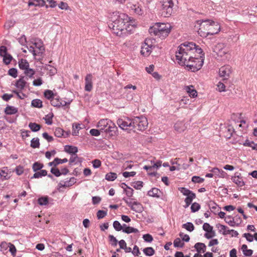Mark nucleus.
Instances as JSON below:
<instances>
[{"mask_svg": "<svg viewBox=\"0 0 257 257\" xmlns=\"http://www.w3.org/2000/svg\"><path fill=\"white\" fill-rule=\"evenodd\" d=\"M50 172L52 174L57 177H58L61 175L60 170L56 167L51 168Z\"/></svg>", "mask_w": 257, "mask_h": 257, "instance_id": "48", "label": "nucleus"}, {"mask_svg": "<svg viewBox=\"0 0 257 257\" xmlns=\"http://www.w3.org/2000/svg\"><path fill=\"white\" fill-rule=\"evenodd\" d=\"M8 171L7 167H3L0 170V177L2 181L8 180L10 178L8 176Z\"/></svg>", "mask_w": 257, "mask_h": 257, "instance_id": "25", "label": "nucleus"}, {"mask_svg": "<svg viewBox=\"0 0 257 257\" xmlns=\"http://www.w3.org/2000/svg\"><path fill=\"white\" fill-rule=\"evenodd\" d=\"M111 120L108 119H101L97 123L96 126L98 127L101 132L105 129V128L110 125V123H111Z\"/></svg>", "mask_w": 257, "mask_h": 257, "instance_id": "18", "label": "nucleus"}, {"mask_svg": "<svg viewBox=\"0 0 257 257\" xmlns=\"http://www.w3.org/2000/svg\"><path fill=\"white\" fill-rule=\"evenodd\" d=\"M159 192L160 190L158 188H153L152 189H151L148 192V195L153 197L159 198Z\"/></svg>", "mask_w": 257, "mask_h": 257, "instance_id": "30", "label": "nucleus"}, {"mask_svg": "<svg viewBox=\"0 0 257 257\" xmlns=\"http://www.w3.org/2000/svg\"><path fill=\"white\" fill-rule=\"evenodd\" d=\"M144 253L147 256H151L153 255L155 253V250L152 247H147L143 249Z\"/></svg>", "mask_w": 257, "mask_h": 257, "instance_id": "39", "label": "nucleus"}, {"mask_svg": "<svg viewBox=\"0 0 257 257\" xmlns=\"http://www.w3.org/2000/svg\"><path fill=\"white\" fill-rule=\"evenodd\" d=\"M76 178L71 177L69 180L60 181L59 183V186L61 187L64 188L70 187L76 183Z\"/></svg>", "mask_w": 257, "mask_h": 257, "instance_id": "20", "label": "nucleus"}, {"mask_svg": "<svg viewBox=\"0 0 257 257\" xmlns=\"http://www.w3.org/2000/svg\"><path fill=\"white\" fill-rule=\"evenodd\" d=\"M174 3L172 0H163L161 13L164 17H169L173 12Z\"/></svg>", "mask_w": 257, "mask_h": 257, "instance_id": "8", "label": "nucleus"}, {"mask_svg": "<svg viewBox=\"0 0 257 257\" xmlns=\"http://www.w3.org/2000/svg\"><path fill=\"white\" fill-rule=\"evenodd\" d=\"M131 9L138 15L141 16L144 14L143 10L138 5H133L131 7Z\"/></svg>", "mask_w": 257, "mask_h": 257, "instance_id": "33", "label": "nucleus"}, {"mask_svg": "<svg viewBox=\"0 0 257 257\" xmlns=\"http://www.w3.org/2000/svg\"><path fill=\"white\" fill-rule=\"evenodd\" d=\"M224 221L230 226L234 227L236 225L235 219L230 215L226 216L224 218Z\"/></svg>", "mask_w": 257, "mask_h": 257, "instance_id": "34", "label": "nucleus"}, {"mask_svg": "<svg viewBox=\"0 0 257 257\" xmlns=\"http://www.w3.org/2000/svg\"><path fill=\"white\" fill-rule=\"evenodd\" d=\"M194 247L195 248L196 251L198 252H204L206 251V246L205 244L201 242L196 243L194 245Z\"/></svg>", "mask_w": 257, "mask_h": 257, "instance_id": "29", "label": "nucleus"}, {"mask_svg": "<svg viewBox=\"0 0 257 257\" xmlns=\"http://www.w3.org/2000/svg\"><path fill=\"white\" fill-rule=\"evenodd\" d=\"M3 62L6 65L9 64L13 59L12 56L9 54H8L6 55L3 56Z\"/></svg>", "mask_w": 257, "mask_h": 257, "instance_id": "49", "label": "nucleus"}, {"mask_svg": "<svg viewBox=\"0 0 257 257\" xmlns=\"http://www.w3.org/2000/svg\"><path fill=\"white\" fill-rule=\"evenodd\" d=\"M208 206L212 212H214L218 207L217 204L213 201H210L208 204Z\"/></svg>", "mask_w": 257, "mask_h": 257, "instance_id": "61", "label": "nucleus"}, {"mask_svg": "<svg viewBox=\"0 0 257 257\" xmlns=\"http://www.w3.org/2000/svg\"><path fill=\"white\" fill-rule=\"evenodd\" d=\"M92 166L94 168H98L101 166V162L99 160L95 159L92 161Z\"/></svg>", "mask_w": 257, "mask_h": 257, "instance_id": "63", "label": "nucleus"}, {"mask_svg": "<svg viewBox=\"0 0 257 257\" xmlns=\"http://www.w3.org/2000/svg\"><path fill=\"white\" fill-rule=\"evenodd\" d=\"M191 180L194 183H201L204 182V179L199 176H194L192 177Z\"/></svg>", "mask_w": 257, "mask_h": 257, "instance_id": "55", "label": "nucleus"}, {"mask_svg": "<svg viewBox=\"0 0 257 257\" xmlns=\"http://www.w3.org/2000/svg\"><path fill=\"white\" fill-rule=\"evenodd\" d=\"M122 185L126 186V188H124L123 186H121V188L123 189V192L128 197L131 198V197L134 194V190L131 187L128 186L125 183H122Z\"/></svg>", "mask_w": 257, "mask_h": 257, "instance_id": "22", "label": "nucleus"}, {"mask_svg": "<svg viewBox=\"0 0 257 257\" xmlns=\"http://www.w3.org/2000/svg\"><path fill=\"white\" fill-rule=\"evenodd\" d=\"M50 102L51 105L53 106L60 107L59 103H60V98L58 95H56V97L51 99Z\"/></svg>", "mask_w": 257, "mask_h": 257, "instance_id": "42", "label": "nucleus"}, {"mask_svg": "<svg viewBox=\"0 0 257 257\" xmlns=\"http://www.w3.org/2000/svg\"><path fill=\"white\" fill-rule=\"evenodd\" d=\"M205 54L202 49L193 42H185L181 44L176 51L177 63L185 66L188 70L196 72L200 70L203 64Z\"/></svg>", "mask_w": 257, "mask_h": 257, "instance_id": "1", "label": "nucleus"}, {"mask_svg": "<svg viewBox=\"0 0 257 257\" xmlns=\"http://www.w3.org/2000/svg\"><path fill=\"white\" fill-rule=\"evenodd\" d=\"M122 232L127 234H130L132 233H139V231L138 229L135 228L133 227L128 226L125 229H123Z\"/></svg>", "mask_w": 257, "mask_h": 257, "instance_id": "44", "label": "nucleus"}, {"mask_svg": "<svg viewBox=\"0 0 257 257\" xmlns=\"http://www.w3.org/2000/svg\"><path fill=\"white\" fill-rule=\"evenodd\" d=\"M56 93H53V92L52 90L49 89H47L45 90L44 92V97L49 100H51L55 97H56Z\"/></svg>", "mask_w": 257, "mask_h": 257, "instance_id": "28", "label": "nucleus"}, {"mask_svg": "<svg viewBox=\"0 0 257 257\" xmlns=\"http://www.w3.org/2000/svg\"><path fill=\"white\" fill-rule=\"evenodd\" d=\"M143 238L147 242H151L153 240V236L149 233L144 234Z\"/></svg>", "mask_w": 257, "mask_h": 257, "instance_id": "59", "label": "nucleus"}, {"mask_svg": "<svg viewBox=\"0 0 257 257\" xmlns=\"http://www.w3.org/2000/svg\"><path fill=\"white\" fill-rule=\"evenodd\" d=\"M18 112L17 108L10 105H7L5 109V112L6 114L12 115L17 113Z\"/></svg>", "mask_w": 257, "mask_h": 257, "instance_id": "23", "label": "nucleus"}, {"mask_svg": "<svg viewBox=\"0 0 257 257\" xmlns=\"http://www.w3.org/2000/svg\"><path fill=\"white\" fill-rule=\"evenodd\" d=\"M133 118H120L117 120V124L121 129L131 131L133 130Z\"/></svg>", "mask_w": 257, "mask_h": 257, "instance_id": "9", "label": "nucleus"}, {"mask_svg": "<svg viewBox=\"0 0 257 257\" xmlns=\"http://www.w3.org/2000/svg\"><path fill=\"white\" fill-rule=\"evenodd\" d=\"M113 227L114 229L117 231H119L122 229L121 225L119 221L116 220L113 222Z\"/></svg>", "mask_w": 257, "mask_h": 257, "instance_id": "58", "label": "nucleus"}, {"mask_svg": "<svg viewBox=\"0 0 257 257\" xmlns=\"http://www.w3.org/2000/svg\"><path fill=\"white\" fill-rule=\"evenodd\" d=\"M81 129L80 124L73 123L72 125V134L74 136L78 135L79 131Z\"/></svg>", "mask_w": 257, "mask_h": 257, "instance_id": "35", "label": "nucleus"}, {"mask_svg": "<svg viewBox=\"0 0 257 257\" xmlns=\"http://www.w3.org/2000/svg\"><path fill=\"white\" fill-rule=\"evenodd\" d=\"M39 139L38 138H33L31 141L30 146L33 148H39L40 147Z\"/></svg>", "mask_w": 257, "mask_h": 257, "instance_id": "38", "label": "nucleus"}, {"mask_svg": "<svg viewBox=\"0 0 257 257\" xmlns=\"http://www.w3.org/2000/svg\"><path fill=\"white\" fill-rule=\"evenodd\" d=\"M242 145L244 146L251 148L253 150L257 151V144L254 143L253 141H249L248 140H246Z\"/></svg>", "mask_w": 257, "mask_h": 257, "instance_id": "32", "label": "nucleus"}, {"mask_svg": "<svg viewBox=\"0 0 257 257\" xmlns=\"http://www.w3.org/2000/svg\"><path fill=\"white\" fill-rule=\"evenodd\" d=\"M174 128L176 131L179 132H181L184 131V125L181 122H177L174 124Z\"/></svg>", "mask_w": 257, "mask_h": 257, "instance_id": "51", "label": "nucleus"}, {"mask_svg": "<svg viewBox=\"0 0 257 257\" xmlns=\"http://www.w3.org/2000/svg\"><path fill=\"white\" fill-rule=\"evenodd\" d=\"M108 240L112 246H116L118 241L113 235L109 234L108 235Z\"/></svg>", "mask_w": 257, "mask_h": 257, "instance_id": "47", "label": "nucleus"}, {"mask_svg": "<svg viewBox=\"0 0 257 257\" xmlns=\"http://www.w3.org/2000/svg\"><path fill=\"white\" fill-rule=\"evenodd\" d=\"M101 131L95 128L91 129L89 131L90 134L94 137H98L100 135Z\"/></svg>", "mask_w": 257, "mask_h": 257, "instance_id": "60", "label": "nucleus"}, {"mask_svg": "<svg viewBox=\"0 0 257 257\" xmlns=\"http://www.w3.org/2000/svg\"><path fill=\"white\" fill-rule=\"evenodd\" d=\"M44 167V165L38 162H35L32 166V169L34 172H37L38 171H41Z\"/></svg>", "mask_w": 257, "mask_h": 257, "instance_id": "40", "label": "nucleus"}, {"mask_svg": "<svg viewBox=\"0 0 257 257\" xmlns=\"http://www.w3.org/2000/svg\"><path fill=\"white\" fill-rule=\"evenodd\" d=\"M92 75L88 74L85 77V87L84 89L86 91L90 92L93 88L92 85Z\"/></svg>", "mask_w": 257, "mask_h": 257, "instance_id": "16", "label": "nucleus"}, {"mask_svg": "<svg viewBox=\"0 0 257 257\" xmlns=\"http://www.w3.org/2000/svg\"><path fill=\"white\" fill-rule=\"evenodd\" d=\"M31 105L35 107L42 108L43 107V102L39 99H35L32 101Z\"/></svg>", "mask_w": 257, "mask_h": 257, "instance_id": "41", "label": "nucleus"}, {"mask_svg": "<svg viewBox=\"0 0 257 257\" xmlns=\"http://www.w3.org/2000/svg\"><path fill=\"white\" fill-rule=\"evenodd\" d=\"M122 200L126 203L129 207H130L131 209L135 211L137 213H141L143 210L144 208L142 204L137 201L135 198H126L125 197H123Z\"/></svg>", "mask_w": 257, "mask_h": 257, "instance_id": "7", "label": "nucleus"}, {"mask_svg": "<svg viewBox=\"0 0 257 257\" xmlns=\"http://www.w3.org/2000/svg\"><path fill=\"white\" fill-rule=\"evenodd\" d=\"M24 76H21L16 82L15 86L21 90L24 89L26 86V81L24 79Z\"/></svg>", "mask_w": 257, "mask_h": 257, "instance_id": "21", "label": "nucleus"}, {"mask_svg": "<svg viewBox=\"0 0 257 257\" xmlns=\"http://www.w3.org/2000/svg\"><path fill=\"white\" fill-rule=\"evenodd\" d=\"M198 25L202 27L203 30L207 31V33L210 35H214L218 33L220 31V26L219 24L211 20H199L196 21L195 27Z\"/></svg>", "mask_w": 257, "mask_h": 257, "instance_id": "4", "label": "nucleus"}, {"mask_svg": "<svg viewBox=\"0 0 257 257\" xmlns=\"http://www.w3.org/2000/svg\"><path fill=\"white\" fill-rule=\"evenodd\" d=\"M53 201L52 198L47 196L41 197L38 199V203L41 206H46L49 204L52 205L53 204Z\"/></svg>", "mask_w": 257, "mask_h": 257, "instance_id": "19", "label": "nucleus"}, {"mask_svg": "<svg viewBox=\"0 0 257 257\" xmlns=\"http://www.w3.org/2000/svg\"><path fill=\"white\" fill-rule=\"evenodd\" d=\"M117 178V174L115 173L110 172L105 175V178L109 181H113Z\"/></svg>", "mask_w": 257, "mask_h": 257, "instance_id": "43", "label": "nucleus"}, {"mask_svg": "<svg viewBox=\"0 0 257 257\" xmlns=\"http://www.w3.org/2000/svg\"><path fill=\"white\" fill-rule=\"evenodd\" d=\"M183 228L186 229L187 230L190 232H192L194 229V226L192 222H188L182 225Z\"/></svg>", "mask_w": 257, "mask_h": 257, "instance_id": "45", "label": "nucleus"}, {"mask_svg": "<svg viewBox=\"0 0 257 257\" xmlns=\"http://www.w3.org/2000/svg\"><path fill=\"white\" fill-rule=\"evenodd\" d=\"M32 43L35 47L38 49L37 51L38 55H42L45 51V48L43 46L42 41L40 39H35Z\"/></svg>", "mask_w": 257, "mask_h": 257, "instance_id": "17", "label": "nucleus"}, {"mask_svg": "<svg viewBox=\"0 0 257 257\" xmlns=\"http://www.w3.org/2000/svg\"><path fill=\"white\" fill-rule=\"evenodd\" d=\"M18 71L16 68H12L9 70L8 74L10 76L13 77L14 78H16L18 76Z\"/></svg>", "mask_w": 257, "mask_h": 257, "instance_id": "57", "label": "nucleus"}, {"mask_svg": "<svg viewBox=\"0 0 257 257\" xmlns=\"http://www.w3.org/2000/svg\"><path fill=\"white\" fill-rule=\"evenodd\" d=\"M24 72L25 74L29 78H33V76L35 74V71L32 68H30L29 67L24 70Z\"/></svg>", "mask_w": 257, "mask_h": 257, "instance_id": "46", "label": "nucleus"}, {"mask_svg": "<svg viewBox=\"0 0 257 257\" xmlns=\"http://www.w3.org/2000/svg\"><path fill=\"white\" fill-rule=\"evenodd\" d=\"M148 122L147 118L143 116H136L133 118V131H144L148 127Z\"/></svg>", "mask_w": 257, "mask_h": 257, "instance_id": "5", "label": "nucleus"}, {"mask_svg": "<svg viewBox=\"0 0 257 257\" xmlns=\"http://www.w3.org/2000/svg\"><path fill=\"white\" fill-rule=\"evenodd\" d=\"M216 227L219 229V231L221 232L222 231V233L225 235L228 234V227L224 225L221 224H217L216 225Z\"/></svg>", "mask_w": 257, "mask_h": 257, "instance_id": "37", "label": "nucleus"}, {"mask_svg": "<svg viewBox=\"0 0 257 257\" xmlns=\"http://www.w3.org/2000/svg\"><path fill=\"white\" fill-rule=\"evenodd\" d=\"M107 214V212L105 211L99 210L97 213V217L98 219L104 218Z\"/></svg>", "mask_w": 257, "mask_h": 257, "instance_id": "62", "label": "nucleus"}, {"mask_svg": "<svg viewBox=\"0 0 257 257\" xmlns=\"http://www.w3.org/2000/svg\"><path fill=\"white\" fill-rule=\"evenodd\" d=\"M132 22H131L130 18L129 17V22L125 25V28L123 30L122 37H124L128 35L134 33L136 26L134 24H132Z\"/></svg>", "mask_w": 257, "mask_h": 257, "instance_id": "12", "label": "nucleus"}, {"mask_svg": "<svg viewBox=\"0 0 257 257\" xmlns=\"http://www.w3.org/2000/svg\"><path fill=\"white\" fill-rule=\"evenodd\" d=\"M54 134L58 138L62 137L64 135V130L60 127H57L54 131Z\"/></svg>", "mask_w": 257, "mask_h": 257, "instance_id": "50", "label": "nucleus"}, {"mask_svg": "<svg viewBox=\"0 0 257 257\" xmlns=\"http://www.w3.org/2000/svg\"><path fill=\"white\" fill-rule=\"evenodd\" d=\"M19 67L21 70H24L29 67V63L26 59H21L18 62Z\"/></svg>", "mask_w": 257, "mask_h": 257, "instance_id": "26", "label": "nucleus"}, {"mask_svg": "<svg viewBox=\"0 0 257 257\" xmlns=\"http://www.w3.org/2000/svg\"><path fill=\"white\" fill-rule=\"evenodd\" d=\"M171 30V26L170 24L157 23L149 28V32L151 35L164 39L170 34Z\"/></svg>", "mask_w": 257, "mask_h": 257, "instance_id": "3", "label": "nucleus"}, {"mask_svg": "<svg viewBox=\"0 0 257 257\" xmlns=\"http://www.w3.org/2000/svg\"><path fill=\"white\" fill-rule=\"evenodd\" d=\"M187 92L189 94L190 96L192 98H195L197 96V91L194 89V87L192 85L187 86L186 88Z\"/></svg>", "mask_w": 257, "mask_h": 257, "instance_id": "31", "label": "nucleus"}, {"mask_svg": "<svg viewBox=\"0 0 257 257\" xmlns=\"http://www.w3.org/2000/svg\"><path fill=\"white\" fill-rule=\"evenodd\" d=\"M232 181L235 183L238 187H242L245 185L243 177L239 172L235 173L234 176L231 177Z\"/></svg>", "mask_w": 257, "mask_h": 257, "instance_id": "11", "label": "nucleus"}, {"mask_svg": "<svg viewBox=\"0 0 257 257\" xmlns=\"http://www.w3.org/2000/svg\"><path fill=\"white\" fill-rule=\"evenodd\" d=\"M35 174L31 177V179L40 178L47 175V171L46 170H41L39 172H35Z\"/></svg>", "mask_w": 257, "mask_h": 257, "instance_id": "27", "label": "nucleus"}, {"mask_svg": "<svg viewBox=\"0 0 257 257\" xmlns=\"http://www.w3.org/2000/svg\"><path fill=\"white\" fill-rule=\"evenodd\" d=\"M173 244H174V247H182L184 245V243L181 241V239L179 238H176L174 240Z\"/></svg>", "mask_w": 257, "mask_h": 257, "instance_id": "56", "label": "nucleus"}, {"mask_svg": "<svg viewBox=\"0 0 257 257\" xmlns=\"http://www.w3.org/2000/svg\"><path fill=\"white\" fill-rule=\"evenodd\" d=\"M200 209V205L199 203L194 202L192 204L191 206V212H196Z\"/></svg>", "mask_w": 257, "mask_h": 257, "instance_id": "54", "label": "nucleus"}, {"mask_svg": "<svg viewBox=\"0 0 257 257\" xmlns=\"http://www.w3.org/2000/svg\"><path fill=\"white\" fill-rule=\"evenodd\" d=\"M29 127L32 132H37L40 130L41 126L35 122H30L29 124Z\"/></svg>", "mask_w": 257, "mask_h": 257, "instance_id": "36", "label": "nucleus"}, {"mask_svg": "<svg viewBox=\"0 0 257 257\" xmlns=\"http://www.w3.org/2000/svg\"><path fill=\"white\" fill-rule=\"evenodd\" d=\"M203 229L206 232L204 234V236L210 239L215 235V232L213 230V227L208 223H204L202 226Z\"/></svg>", "mask_w": 257, "mask_h": 257, "instance_id": "13", "label": "nucleus"}, {"mask_svg": "<svg viewBox=\"0 0 257 257\" xmlns=\"http://www.w3.org/2000/svg\"><path fill=\"white\" fill-rule=\"evenodd\" d=\"M103 132L109 134L110 136H116L117 134V127L115 124L111 121V123H110V125H108Z\"/></svg>", "mask_w": 257, "mask_h": 257, "instance_id": "15", "label": "nucleus"}, {"mask_svg": "<svg viewBox=\"0 0 257 257\" xmlns=\"http://www.w3.org/2000/svg\"><path fill=\"white\" fill-rule=\"evenodd\" d=\"M143 182L141 181L135 182L133 183L132 186L136 189H141L143 186Z\"/></svg>", "mask_w": 257, "mask_h": 257, "instance_id": "53", "label": "nucleus"}, {"mask_svg": "<svg viewBox=\"0 0 257 257\" xmlns=\"http://www.w3.org/2000/svg\"><path fill=\"white\" fill-rule=\"evenodd\" d=\"M53 117V113H49L45 116L44 118L46 123L48 125H51L52 123V117Z\"/></svg>", "mask_w": 257, "mask_h": 257, "instance_id": "52", "label": "nucleus"}, {"mask_svg": "<svg viewBox=\"0 0 257 257\" xmlns=\"http://www.w3.org/2000/svg\"><path fill=\"white\" fill-rule=\"evenodd\" d=\"M64 150L66 152L71 155H75L78 152V148L73 146L66 145Z\"/></svg>", "mask_w": 257, "mask_h": 257, "instance_id": "24", "label": "nucleus"}, {"mask_svg": "<svg viewBox=\"0 0 257 257\" xmlns=\"http://www.w3.org/2000/svg\"><path fill=\"white\" fill-rule=\"evenodd\" d=\"M231 73V67L229 65L222 66L219 70V74L220 77L224 79H227Z\"/></svg>", "mask_w": 257, "mask_h": 257, "instance_id": "14", "label": "nucleus"}, {"mask_svg": "<svg viewBox=\"0 0 257 257\" xmlns=\"http://www.w3.org/2000/svg\"><path fill=\"white\" fill-rule=\"evenodd\" d=\"M179 190L183 195L186 196L184 200L185 202L188 203L190 202L192 203L193 200L196 198L195 193L186 188L180 187L179 188Z\"/></svg>", "mask_w": 257, "mask_h": 257, "instance_id": "10", "label": "nucleus"}, {"mask_svg": "<svg viewBox=\"0 0 257 257\" xmlns=\"http://www.w3.org/2000/svg\"><path fill=\"white\" fill-rule=\"evenodd\" d=\"M9 251L11 253V254L13 255H14V256L15 255L16 251H17V249H16L15 246L13 244H12L11 243H9Z\"/></svg>", "mask_w": 257, "mask_h": 257, "instance_id": "64", "label": "nucleus"}, {"mask_svg": "<svg viewBox=\"0 0 257 257\" xmlns=\"http://www.w3.org/2000/svg\"><path fill=\"white\" fill-rule=\"evenodd\" d=\"M110 19L108 26L112 33L117 36L121 37L125 25L129 22L128 16L124 13L114 12L111 14Z\"/></svg>", "mask_w": 257, "mask_h": 257, "instance_id": "2", "label": "nucleus"}, {"mask_svg": "<svg viewBox=\"0 0 257 257\" xmlns=\"http://www.w3.org/2000/svg\"><path fill=\"white\" fill-rule=\"evenodd\" d=\"M154 42V39H146L141 46V55L145 57L149 56L155 48Z\"/></svg>", "mask_w": 257, "mask_h": 257, "instance_id": "6", "label": "nucleus"}]
</instances>
